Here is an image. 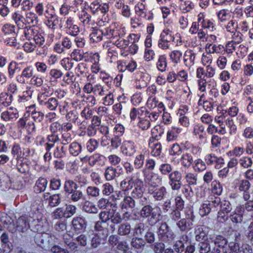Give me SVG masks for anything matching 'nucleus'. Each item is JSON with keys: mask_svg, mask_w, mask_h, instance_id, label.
<instances>
[{"mask_svg": "<svg viewBox=\"0 0 253 253\" xmlns=\"http://www.w3.org/2000/svg\"><path fill=\"white\" fill-rule=\"evenodd\" d=\"M100 35L107 36V38L111 39L113 42L114 41L118 40L119 38H123L125 35V32L121 27L111 26L103 30L98 31L96 33H93L91 38L96 42L100 41L102 39V36Z\"/></svg>", "mask_w": 253, "mask_h": 253, "instance_id": "obj_1", "label": "nucleus"}, {"mask_svg": "<svg viewBox=\"0 0 253 253\" xmlns=\"http://www.w3.org/2000/svg\"><path fill=\"white\" fill-rule=\"evenodd\" d=\"M161 215V210L159 207L155 208L152 207L150 205L144 206L140 210L139 212V216H138L137 219H139V217L143 218H147L149 224L153 225L157 223Z\"/></svg>", "mask_w": 253, "mask_h": 253, "instance_id": "obj_2", "label": "nucleus"}, {"mask_svg": "<svg viewBox=\"0 0 253 253\" xmlns=\"http://www.w3.org/2000/svg\"><path fill=\"white\" fill-rule=\"evenodd\" d=\"M174 40L172 31L168 28L164 29L161 32L158 42V47L164 50H169L171 42Z\"/></svg>", "mask_w": 253, "mask_h": 253, "instance_id": "obj_3", "label": "nucleus"}, {"mask_svg": "<svg viewBox=\"0 0 253 253\" xmlns=\"http://www.w3.org/2000/svg\"><path fill=\"white\" fill-rule=\"evenodd\" d=\"M80 161L83 163H88L91 167H103L105 164V157L99 154L94 153L93 155L81 157Z\"/></svg>", "mask_w": 253, "mask_h": 253, "instance_id": "obj_4", "label": "nucleus"}, {"mask_svg": "<svg viewBox=\"0 0 253 253\" xmlns=\"http://www.w3.org/2000/svg\"><path fill=\"white\" fill-rule=\"evenodd\" d=\"M30 227L32 231L42 234L48 231L49 224L45 217H41L37 219L32 218Z\"/></svg>", "mask_w": 253, "mask_h": 253, "instance_id": "obj_5", "label": "nucleus"}, {"mask_svg": "<svg viewBox=\"0 0 253 253\" xmlns=\"http://www.w3.org/2000/svg\"><path fill=\"white\" fill-rule=\"evenodd\" d=\"M168 178L169 184L171 189L173 191H179L182 185V173L178 170H174L171 173H169Z\"/></svg>", "mask_w": 253, "mask_h": 253, "instance_id": "obj_6", "label": "nucleus"}, {"mask_svg": "<svg viewBox=\"0 0 253 253\" xmlns=\"http://www.w3.org/2000/svg\"><path fill=\"white\" fill-rule=\"evenodd\" d=\"M145 183L148 186V190L158 187L162 181V179L158 174L153 172H146L143 170Z\"/></svg>", "mask_w": 253, "mask_h": 253, "instance_id": "obj_7", "label": "nucleus"}, {"mask_svg": "<svg viewBox=\"0 0 253 253\" xmlns=\"http://www.w3.org/2000/svg\"><path fill=\"white\" fill-rule=\"evenodd\" d=\"M64 24L63 27L67 34L75 37L79 33V28L75 24L73 17L71 16L64 18Z\"/></svg>", "mask_w": 253, "mask_h": 253, "instance_id": "obj_8", "label": "nucleus"}, {"mask_svg": "<svg viewBox=\"0 0 253 253\" xmlns=\"http://www.w3.org/2000/svg\"><path fill=\"white\" fill-rule=\"evenodd\" d=\"M140 176V172L136 171L132 173L130 176L124 179L120 183V187L123 191H126L132 188L134 183L138 180Z\"/></svg>", "mask_w": 253, "mask_h": 253, "instance_id": "obj_9", "label": "nucleus"}, {"mask_svg": "<svg viewBox=\"0 0 253 253\" xmlns=\"http://www.w3.org/2000/svg\"><path fill=\"white\" fill-rule=\"evenodd\" d=\"M45 18L47 19L45 24L50 29L54 30L58 24V17L52 10L46 9L44 13Z\"/></svg>", "mask_w": 253, "mask_h": 253, "instance_id": "obj_10", "label": "nucleus"}, {"mask_svg": "<svg viewBox=\"0 0 253 253\" xmlns=\"http://www.w3.org/2000/svg\"><path fill=\"white\" fill-rule=\"evenodd\" d=\"M32 218L26 215H23L19 217L16 221V229L21 232L27 231L29 228H31L30 225Z\"/></svg>", "mask_w": 253, "mask_h": 253, "instance_id": "obj_11", "label": "nucleus"}, {"mask_svg": "<svg viewBox=\"0 0 253 253\" xmlns=\"http://www.w3.org/2000/svg\"><path fill=\"white\" fill-rule=\"evenodd\" d=\"M19 117L17 110L13 107H10L6 111L1 113L0 118L4 122H13Z\"/></svg>", "mask_w": 253, "mask_h": 253, "instance_id": "obj_12", "label": "nucleus"}, {"mask_svg": "<svg viewBox=\"0 0 253 253\" xmlns=\"http://www.w3.org/2000/svg\"><path fill=\"white\" fill-rule=\"evenodd\" d=\"M148 192L150 194L155 201H162L166 197L167 194V189L165 186L159 188L154 187L148 190Z\"/></svg>", "mask_w": 253, "mask_h": 253, "instance_id": "obj_13", "label": "nucleus"}, {"mask_svg": "<svg viewBox=\"0 0 253 253\" xmlns=\"http://www.w3.org/2000/svg\"><path fill=\"white\" fill-rule=\"evenodd\" d=\"M72 224L74 230L77 232L81 233L85 230L87 221L83 216H77L73 218Z\"/></svg>", "mask_w": 253, "mask_h": 253, "instance_id": "obj_14", "label": "nucleus"}, {"mask_svg": "<svg viewBox=\"0 0 253 253\" xmlns=\"http://www.w3.org/2000/svg\"><path fill=\"white\" fill-rule=\"evenodd\" d=\"M205 163L208 166H212L215 164V168L218 169L221 165L224 164V159L221 157H217L213 154H209L205 157Z\"/></svg>", "mask_w": 253, "mask_h": 253, "instance_id": "obj_15", "label": "nucleus"}, {"mask_svg": "<svg viewBox=\"0 0 253 253\" xmlns=\"http://www.w3.org/2000/svg\"><path fill=\"white\" fill-rule=\"evenodd\" d=\"M34 70L32 66L26 67L22 70L21 74L16 77V81L21 84H25L26 80L31 79L34 76Z\"/></svg>", "mask_w": 253, "mask_h": 253, "instance_id": "obj_16", "label": "nucleus"}, {"mask_svg": "<svg viewBox=\"0 0 253 253\" xmlns=\"http://www.w3.org/2000/svg\"><path fill=\"white\" fill-rule=\"evenodd\" d=\"M122 151L125 155L132 156L136 151L134 143L130 140L124 141L122 146Z\"/></svg>", "mask_w": 253, "mask_h": 253, "instance_id": "obj_17", "label": "nucleus"}, {"mask_svg": "<svg viewBox=\"0 0 253 253\" xmlns=\"http://www.w3.org/2000/svg\"><path fill=\"white\" fill-rule=\"evenodd\" d=\"M196 54L191 49L186 50L183 55V60L184 65L190 68L195 63Z\"/></svg>", "mask_w": 253, "mask_h": 253, "instance_id": "obj_18", "label": "nucleus"}, {"mask_svg": "<svg viewBox=\"0 0 253 253\" xmlns=\"http://www.w3.org/2000/svg\"><path fill=\"white\" fill-rule=\"evenodd\" d=\"M60 137L56 134H51L47 137V142L45 144V150H50L54 146L60 144Z\"/></svg>", "mask_w": 253, "mask_h": 253, "instance_id": "obj_19", "label": "nucleus"}, {"mask_svg": "<svg viewBox=\"0 0 253 253\" xmlns=\"http://www.w3.org/2000/svg\"><path fill=\"white\" fill-rule=\"evenodd\" d=\"M147 106L148 108L154 109L157 108L158 110L164 111L165 106L162 102L159 101L155 96H150L149 97L147 101Z\"/></svg>", "mask_w": 253, "mask_h": 253, "instance_id": "obj_20", "label": "nucleus"}, {"mask_svg": "<svg viewBox=\"0 0 253 253\" xmlns=\"http://www.w3.org/2000/svg\"><path fill=\"white\" fill-rule=\"evenodd\" d=\"M39 22L38 16L33 11H29L25 14V17L24 19V26L27 24L31 26H35Z\"/></svg>", "mask_w": 253, "mask_h": 253, "instance_id": "obj_21", "label": "nucleus"}, {"mask_svg": "<svg viewBox=\"0 0 253 253\" xmlns=\"http://www.w3.org/2000/svg\"><path fill=\"white\" fill-rule=\"evenodd\" d=\"M208 228L204 226H199L197 227L195 230V239L198 242H201L204 240L205 241L207 239H209L208 237Z\"/></svg>", "mask_w": 253, "mask_h": 253, "instance_id": "obj_22", "label": "nucleus"}, {"mask_svg": "<svg viewBox=\"0 0 253 253\" xmlns=\"http://www.w3.org/2000/svg\"><path fill=\"white\" fill-rule=\"evenodd\" d=\"M244 212V208L243 206L237 207L236 209L231 214V220L234 223H241L243 221V213Z\"/></svg>", "mask_w": 253, "mask_h": 253, "instance_id": "obj_23", "label": "nucleus"}, {"mask_svg": "<svg viewBox=\"0 0 253 253\" xmlns=\"http://www.w3.org/2000/svg\"><path fill=\"white\" fill-rule=\"evenodd\" d=\"M193 133L201 141L205 142L207 141V134L202 125H196L194 127Z\"/></svg>", "mask_w": 253, "mask_h": 253, "instance_id": "obj_24", "label": "nucleus"}, {"mask_svg": "<svg viewBox=\"0 0 253 253\" xmlns=\"http://www.w3.org/2000/svg\"><path fill=\"white\" fill-rule=\"evenodd\" d=\"M29 110L28 112H31V116L33 120L37 123H41L43 120L44 115V114L36 109L35 105H31L29 107Z\"/></svg>", "mask_w": 253, "mask_h": 253, "instance_id": "obj_25", "label": "nucleus"}, {"mask_svg": "<svg viewBox=\"0 0 253 253\" xmlns=\"http://www.w3.org/2000/svg\"><path fill=\"white\" fill-rule=\"evenodd\" d=\"M193 156H191L186 152L184 153L180 158L179 161L181 165L184 168H189L194 162Z\"/></svg>", "mask_w": 253, "mask_h": 253, "instance_id": "obj_26", "label": "nucleus"}, {"mask_svg": "<svg viewBox=\"0 0 253 253\" xmlns=\"http://www.w3.org/2000/svg\"><path fill=\"white\" fill-rule=\"evenodd\" d=\"M48 181L45 178L40 177L36 182L34 187V191L35 193H40L44 191L47 185Z\"/></svg>", "mask_w": 253, "mask_h": 253, "instance_id": "obj_27", "label": "nucleus"}, {"mask_svg": "<svg viewBox=\"0 0 253 253\" xmlns=\"http://www.w3.org/2000/svg\"><path fill=\"white\" fill-rule=\"evenodd\" d=\"M69 200L73 203H80L85 199V196L83 192L80 190H77L69 194L68 196Z\"/></svg>", "mask_w": 253, "mask_h": 253, "instance_id": "obj_28", "label": "nucleus"}, {"mask_svg": "<svg viewBox=\"0 0 253 253\" xmlns=\"http://www.w3.org/2000/svg\"><path fill=\"white\" fill-rule=\"evenodd\" d=\"M117 233L120 236L129 237L132 235L130 224L128 223L121 224L118 227Z\"/></svg>", "mask_w": 253, "mask_h": 253, "instance_id": "obj_29", "label": "nucleus"}, {"mask_svg": "<svg viewBox=\"0 0 253 253\" xmlns=\"http://www.w3.org/2000/svg\"><path fill=\"white\" fill-rule=\"evenodd\" d=\"M130 245L136 250H142L146 245L145 240L140 237H133L131 240Z\"/></svg>", "mask_w": 253, "mask_h": 253, "instance_id": "obj_30", "label": "nucleus"}, {"mask_svg": "<svg viewBox=\"0 0 253 253\" xmlns=\"http://www.w3.org/2000/svg\"><path fill=\"white\" fill-rule=\"evenodd\" d=\"M224 46L221 44L216 45L214 43H207L206 50L208 54H220Z\"/></svg>", "mask_w": 253, "mask_h": 253, "instance_id": "obj_31", "label": "nucleus"}, {"mask_svg": "<svg viewBox=\"0 0 253 253\" xmlns=\"http://www.w3.org/2000/svg\"><path fill=\"white\" fill-rule=\"evenodd\" d=\"M135 206V201L130 196L125 197L123 201L120 204V207L123 211L126 210L128 209H133Z\"/></svg>", "mask_w": 253, "mask_h": 253, "instance_id": "obj_32", "label": "nucleus"}, {"mask_svg": "<svg viewBox=\"0 0 253 253\" xmlns=\"http://www.w3.org/2000/svg\"><path fill=\"white\" fill-rule=\"evenodd\" d=\"M181 132V129L176 126H172L169 129L167 133V140L168 141L176 140L178 134Z\"/></svg>", "mask_w": 253, "mask_h": 253, "instance_id": "obj_33", "label": "nucleus"}, {"mask_svg": "<svg viewBox=\"0 0 253 253\" xmlns=\"http://www.w3.org/2000/svg\"><path fill=\"white\" fill-rule=\"evenodd\" d=\"M209 238L211 242H213L214 245L218 247H224L228 242L225 238L219 235L210 236Z\"/></svg>", "mask_w": 253, "mask_h": 253, "instance_id": "obj_34", "label": "nucleus"}, {"mask_svg": "<svg viewBox=\"0 0 253 253\" xmlns=\"http://www.w3.org/2000/svg\"><path fill=\"white\" fill-rule=\"evenodd\" d=\"M169 59L172 63L178 64L180 63L183 57L182 52L179 50H173L169 54Z\"/></svg>", "mask_w": 253, "mask_h": 253, "instance_id": "obj_35", "label": "nucleus"}, {"mask_svg": "<svg viewBox=\"0 0 253 253\" xmlns=\"http://www.w3.org/2000/svg\"><path fill=\"white\" fill-rule=\"evenodd\" d=\"M132 36H135V35H129L127 37V39L119 38L118 40L114 41L113 43L118 47L125 48L128 46L130 41L132 40Z\"/></svg>", "mask_w": 253, "mask_h": 253, "instance_id": "obj_36", "label": "nucleus"}, {"mask_svg": "<svg viewBox=\"0 0 253 253\" xmlns=\"http://www.w3.org/2000/svg\"><path fill=\"white\" fill-rule=\"evenodd\" d=\"M185 148L187 152V153L194 157H198L200 156L202 152V149L198 146L189 144L185 146Z\"/></svg>", "mask_w": 253, "mask_h": 253, "instance_id": "obj_37", "label": "nucleus"}, {"mask_svg": "<svg viewBox=\"0 0 253 253\" xmlns=\"http://www.w3.org/2000/svg\"><path fill=\"white\" fill-rule=\"evenodd\" d=\"M104 177L107 181H111L119 176L117 169L112 166L108 167L104 173Z\"/></svg>", "mask_w": 253, "mask_h": 253, "instance_id": "obj_38", "label": "nucleus"}, {"mask_svg": "<svg viewBox=\"0 0 253 253\" xmlns=\"http://www.w3.org/2000/svg\"><path fill=\"white\" fill-rule=\"evenodd\" d=\"M85 193L89 198L96 199L100 196V190L95 186H89L86 188Z\"/></svg>", "mask_w": 253, "mask_h": 253, "instance_id": "obj_39", "label": "nucleus"}, {"mask_svg": "<svg viewBox=\"0 0 253 253\" xmlns=\"http://www.w3.org/2000/svg\"><path fill=\"white\" fill-rule=\"evenodd\" d=\"M84 201L83 206L84 211L89 213H97L98 212L97 207L92 202L85 200Z\"/></svg>", "mask_w": 253, "mask_h": 253, "instance_id": "obj_40", "label": "nucleus"}, {"mask_svg": "<svg viewBox=\"0 0 253 253\" xmlns=\"http://www.w3.org/2000/svg\"><path fill=\"white\" fill-rule=\"evenodd\" d=\"M79 18L84 25H89L91 22V16L84 9H83L79 14Z\"/></svg>", "mask_w": 253, "mask_h": 253, "instance_id": "obj_41", "label": "nucleus"}, {"mask_svg": "<svg viewBox=\"0 0 253 253\" xmlns=\"http://www.w3.org/2000/svg\"><path fill=\"white\" fill-rule=\"evenodd\" d=\"M210 239H207L205 241L199 243L198 246L199 253H208L211 251Z\"/></svg>", "mask_w": 253, "mask_h": 253, "instance_id": "obj_42", "label": "nucleus"}, {"mask_svg": "<svg viewBox=\"0 0 253 253\" xmlns=\"http://www.w3.org/2000/svg\"><path fill=\"white\" fill-rule=\"evenodd\" d=\"M141 111L142 113L145 112L144 115L146 117H148V119L150 120V122L156 121L158 119L160 114L162 111H160V110H158V111L150 112L146 110L145 108H141Z\"/></svg>", "mask_w": 253, "mask_h": 253, "instance_id": "obj_43", "label": "nucleus"}, {"mask_svg": "<svg viewBox=\"0 0 253 253\" xmlns=\"http://www.w3.org/2000/svg\"><path fill=\"white\" fill-rule=\"evenodd\" d=\"M156 66L158 70L162 72H165L167 68V57L166 55H161L159 56Z\"/></svg>", "mask_w": 253, "mask_h": 253, "instance_id": "obj_44", "label": "nucleus"}, {"mask_svg": "<svg viewBox=\"0 0 253 253\" xmlns=\"http://www.w3.org/2000/svg\"><path fill=\"white\" fill-rule=\"evenodd\" d=\"M235 239L234 241L230 242L229 243V248L230 250L234 253H239L241 247L239 246V240L240 237V234L239 233H236Z\"/></svg>", "mask_w": 253, "mask_h": 253, "instance_id": "obj_45", "label": "nucleus"}, {"mask_svg": "<svg viewBox=\"0 0 253 253\" xmlns=\"http://www.w3.org/2000/svg\"><path fill=\"white\" fill-rule=\"evenodd\" d=\"M143 113H142L140 116L138 117L139 121L138 123V126L142 130H147L150 127L151 122L148 119V117L145 116L143 117Z\"/></svg>", "mask_w": 253, "mask_h": 253, "instance_id": "obj_46", "label": "nucleus"}, {"mask_svg": "<svg viewBox=\"0 0 253 253\" xmlns=\"http://www.w3.org/2000/svg\"><path fill=\"white\" fill-rule=\"evenodd\" d=\"M185 179L189 187L196 186L197 184V174L193 172H188L185 176Z\"/></svg>", "mask_w": 253, "mask_h": 253, "instance_id": "obj_47", "label": "nucleus"}, {"mask_svg": "<svg viewBox=\"0 0 253 253\" xmlns=\"http://www.w3.org/2000/svg\"><path fill=\"white\" fill-rule=\"evenodd\" d=\"M43 106L50 111H54L59 105L58 100L54 97L49 98Z\"/></svg>", "mask_w": 253, "mask_h": 253, "instance_id": "obj_48", "label": "nucleus"}, {"mask_svg": "<svg viewBox=\"0 0 253 253\" xmlns=\"http://www.w3.org/2000/svg\"><path fill=\"white\" fill-rule=\"evenodd\" d=\"M82 149V145L80 143L73 142L69 146V152L72 156H77L81 152Z\"/></svg>", "mask_w": 253, "mask_h": 253, "instance_id": "obj_49", "label": "nucleus"}, {"mask_svg": "<svg viewBox=\"0 0 253 253\" xmlns=\"http://www.w3.org/2000/svg\"><path fill=\"white\" fill-rule=\"evenodd\" d=\"M13 96L7 92H2L0 94V104L4 106H9L12 101Z\"/></svg>", "mask_w": 253, "mask_h": 253, "instance_id": "obj_50", "label": "nucleus"}, {"mask_svg": "<svg viewBox=\"0 0 253 253\" xmlns=\"http://www.w3.org/2000/svg\"><path fill=\"white\" fill-rule=\"evenodd\" d=\"M192 167L196 171H203L206 169V163L201 159H196L194 160V162L192 164Z\"/></svg>", "mask_w": 253, "mask_h": 253, "instance_id": "obj_51", "label": "nucleus"}, {"mask_svg": "<svg viewBox=\"0 0 253 253\" xmlns=\"http://www.w3.org/2000/svg\"><path fill=\"white\" fill-rule=\"evenodd\" d=\"M78 187L77 183L72 180H67L64 184V190L68 194V196L70 193L77 190Z\"/></svg>", "mask_w": 253, "mask_h": 253, "instance_id": "obj_52", "label": "nucleus"}, {"mask_svg": "<svg viewBox=\"0 0 253 253\" xmlns=\"http://www.w3.org/2000/svg\"><path fill=\"white\" fill-rule=\"evenodd\" d=\"M239 164L242 168L247 169L252 166L253 164V161L251 157L249 156H243L239 159Z\"/></svg>", "mask_w": 253, "mask_h": 253, "instance_id": "obj_53", "label": "nucleus"}, {"mask_svg": "<svg viewBox=\"0 0 253 253\" xmlns=\"http://www.w3.org/2000/svg\"><path fill=\"white\" fill-rule=\"evenodd\" d=\"M11 17L12 20H14L15 23L19 28H23L24 27V17L18 11L13 13Z\"/></svg>", "mask_w": 253, "mask_h": 253, "instance_id": "obj_54", "label": "nucleus"}, {"mask_svg": "<svg viewBox=\"0 0 253 253\" xmlns=\"http://www.w3.org/2000/svg\"><path fill=\"white\" fill-rule=\"evenodd\" d=\"M111 221L114 224H120L123 220V217H122L121 213L116 210H111Z\"/></svg>", "mask_w": 253, "mask_h": 253, "instance_id": "obj_55", "label": "nucleus"}, {"mask_svg": "<svg viewBox=\"0 0 253 253\" xmlns=\"http://www.w3.org/2000/svg\"><path fill=\"white\" fill-rule=\"evenodd\" d=\"M159 170L164 175H169L172 171V166L169 163H163L160 166Z\"/></svg>", "mask_w": 253, "mask_h": 253, "instance_id": "obj_56", "label": "nucleus"}, {"mask_svg": "<svg viewBox=\"0 0 253 253\" xmlns=\"http://www.w3.org/2000/svg\"><path fill=\"white\" fill-rule=\"evenodd\" d=\"M109 91V87H105L100 84H94V94L100 96L105 95Z\"/></svg>", "mask_w": 253, "mask_h": 253, "instance_id": "obj_57", "label": "nucleus"}, {"mask_svg": "<svg viewBox=\"0 0 253 253\" xmlns=\"http://www.w3.org/2000/svg\"><path fill=\"white\" fill-rule=\"evenodd\" d=\"M224 122L226 126L229 128V134L230 135L235 134L237 127L233 120L230 118H228L224 120Z\"/></svg>", "mask_w": 253, "mask_h": 253, "instance_id": "obj_58", "label": "nucleus"}, {"mask_svg": "<svg viewBox=\"0 0 253 253\" xmlns=\"http://www.w3.org/2000/svg\"><path fill=\"white\" fill-rule=\"evenodd\" d=\"M101 192L103 195L109 196L114 192V188L110 183H105L101 186Z\"/></svg>", "mask_w": 253, "mask_h": 253, "instance_id": "obj_59", "label": "nucleus"}, {"mask_svg": "<svg viewBox=\"0 0 253 253\" xmlns=\"http://www.w3.org/2000/svg\"><path fill=\"white\" fill-rule=\"evenodd\" d=\"M238 28V24L235 20H231L228 22V23L225 25V29L228 32L234 33V35H235L236 32Z\"/></svg>", "mask_w": 253, "mask_h": 253, "instance_id": "obj_60", "label": "nucleus"}, {"mask_svg": "<svg viewBox=\"0 0 253 253\" xmlns=\"http://www.w3.org/2000/svg\"><path fill=\"white\" fill-rule=\"evenodd\" d=\"M211 191L213 193L217 195H220L222 192L223 188L219 181L214 180L211 182Z\"/></svg>", "mask_w": 253, "mask_h": 253, "instance_id": "obj_61", "label": "nucleus"}, {"mask_svg": "<svg viewBox=\"0 0 253 253\" xmlns=\"http://www.w3.org/2000/svg\"><path fill=\"white\" fill-rule=\"evenodd\" d=\"M135 12L137 16L140 18H145L146 17V10L144 5L142 3H140L135 5Z\"/></svg>", "mask_w": 253, "mask_h": 253, "instance_id": "obj_62", "label": "nucleus"}, {"mask_svg": "<svg viewBox=\"0 0 253 253\" xmlns=\"http://www.w3.org/2000/svg\"><path fill=\"white\" fill-rule=\"evenodd\" d=\"M194 7V3L190 0H185L180 6L181 10L183 13H187L192 10Z\"/></svg>", "mask_w": 253, "mask_h": 253, "instance_id": "obj_63", "label": "nucleus"}, {"mask_svg": "<svg viewBox=\"0 0 253 253\" xmlns=\"http://www.w3.org/2000/svg\"><path fill=\"white\" fill-rule=\"evenodd\" d=\"M70 56L73 60L79 62L84 59V52L79 49H75L71 52Z\"/></svg>", "mask_w": 253, "mask_h": 253, "instance_id": "obj_64", "label": "nucleus"}]
</instances>
